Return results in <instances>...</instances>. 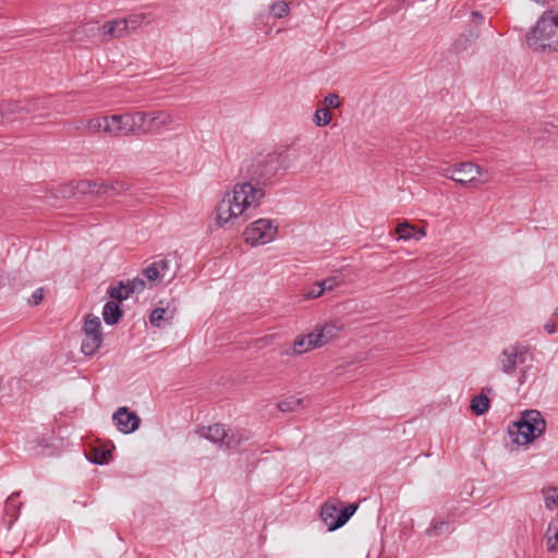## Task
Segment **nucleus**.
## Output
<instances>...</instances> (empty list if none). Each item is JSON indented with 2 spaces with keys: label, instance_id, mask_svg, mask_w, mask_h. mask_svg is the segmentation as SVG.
I'll return each instance as SVG.
<instances>
[{
  "label": "nucleus",
  "instance_id": "nucleus-13",
  "mask_svg": "<svg viewBox=\"0 0 558 558\" xmlns=\"http://www.w3.org/2000/svg\"><path fill=\"white\" fill-rule=\"evenodd\" d=\"M130 113L112 114L108 117V123L106 124V133L113 136H126L131 134Z\"/></svg>",
  "mask_w": 558,
  "mask_h": 558
},
{
  "label": "nucleus",
  "instance_id": "nucleus-32",
  "mask_svg": "<svg viewBox=\"0 0 558 558\" xmlns=\"http://www.w3.org/2000/svg\"><path fill=\"white\" fill-rule=\"evenodd\" d=\"M302 405V400L290 397L280 402H278L277 408L281 412H293L296 411Z\"/></svg>",
  "mask_w": 558,
  "mask_h": 558
},
{
  "label": "nucleus",
  "instance_id": "nucleus-35",
  "mask_svg": "<svg viewBox=\"0 0 558 558\" xmlns=\"http://www.w3.org/2000/svg\"><path fill=\"white\" fill-rule=\"evenodd\" d=\"M313 120L317 126H326L331 121V113L327 108H319L315 111Z\"/></svg>",
  "mask_w": 558,
  "mask_h": 558
},
{
  "label": "nucleus",
  "instance_id": "nucleus-29",
  "mask_svg": "<svg viewBox=\"0 0 558 558\" xmlns=\"http://www.w3.org/2000/svg\"><path fill=\"white\" fill-rule=\"evenodd\" d=\"M546 546L549 551H555L558 546V520L551 521L546 531Z\"/></svg>",
  "mask_w": 558,
  "mask_h": 558
},
{
  "label": "nucleus",
  "instance_id": "nucleus-50",
  "mask_svg": "<svg viewBox=\"0 0 558 558\" xmlns=\"http://www.w3.org/2000/svg\"><path fill=\"white\" fill-rule=\"evenodd\" d=\"M527 366H524L520 369V376H519V384L520 385H523L525 381H526V372H527Z\"/></svg>",
  "mask_w": 558,
  "mask_h": 558
},
{
  "label": "nucleus",
  "instance_id": "nucleus-44",
  "mask_svg": "<svg viewBox=\"0 0 558 558\" xmlns=\"http://www.w3.org/2000/svg\"><path fill=\"white\" fill-rule=\"evenodd\" d=\"M485 22V16L477 12V11H472L471 12V23L473 24V26H470L469 28H478L481 31V26L484 24Z\"/></svg>",
  "mask_w": 558,
  "mask_h": 558
},
{
  "label": "nucleus",
  "instance_id": "nucleus-16",
  "mask_svg": "<svg viewBox=\"0 0 558 558\" xmlns=\"http://www.w3.org/2000/svg\"><path fill=\"white\" fill-rule=\"evenodd\" d=\"M151 116L135 111L133 113H130L131 124H132V131L131 134H146L151 131V125H149V118Z\"/></svg>",
  "mask_w": 558,
  "mask_h": 558
},
{
  "label": "nucleus",
  "instance_id": "nucleus-25",
  "mask_svg": "<svg viewBox=\"0 0 558 558\" xmlns=\"http://www.w3.org/2000/svg\"><path fill=\"white\" fill-rule=\"evenodd\" d=\"M173 317V311H169V308L156 307L151 311L149 315V323L153 326L161 327L163 322L170 320Z\"/></svg>",
  "mask_w": 558,
  "mask_h": 558
},
{
  "label": "nucleus",
  "instance_id": "nucleus-4",
  "mask_svg": "<svg viewBox=\"0 0 558 558\" xmlns=\"http://www.w3.org/2000/svg\"><path fill=\"white\" fill-rule=\"evenodd\" d=\"M546 429V421L537 410H526L519 421L508 428V434L513 444L519 446L531 444Z\"/></svg>",
  "mask_w": 558,
  "mask_h": 558
},
{
  "label": "nucleus",
  "instance_id": "nucleus-42",
  "mask_svg": "<svg viewBox=\"0 0 558 558\" xmlns=\"http://www.w3.org/2000/svg\"><path fill=\"white\" fill-rule=\"evenodd\" d=\"M318 283L320 284L322 288H324L325 292L333 290L336 287L340 284V281L338 280L337 277H328L322 281H318Z\"/></svg>",
  "mask_w": 558,
  "mask_h": 558
},
{
  "label": "nucleus",
  "instance_id": "nucleus-34",
  "mask_svg": "<svg viewBox=\"0 0 558 558\" xmlns=\"http://www.w3.org/2000/svg\"><path fill=\"white\" fill-rule=\"evenodd\" d=\"M108 123V117H97L87 121L86 128L90 133H97L99 131L106 132V124Z\"/></svg>",
  "mask_w": 558,
  "mask_h": 558
},
{
  "label": "nucleus",
  "instance_id": "nucleus-52",
  "mask_svg": "<svg viewBox=\"0 0 558 558\" xmlns=\"http://www.w3.org/2000/svg\"><path fill=\"white\" fill-rule=\"evenodd\" d=\"M174 277H175V274L173 272V274L170 276L169 281H171Z\"/></svg>",
  "mask_w": 558,
  "mask_h": 558
},
{
  "label": "nucleus",
  "instance_id": "nucleus-40",
  "mask_svg": "<svg viewBox=\"0 0 558 558\" xmlns=\"http://www.w3.org/2000/svg\"><path fill=\"white\" fill-rule=\"evenodd\" d=\"M130 294L134 292H142L145 288V281L141 278H134L124 283Z\"/></svg>",
  "mask_w": 558,
  "mask_h": 558
},
{
  "label": "nucleus",
  "instance_id": "nucleus-11",
  "mask_svg": "<svg viewBox=\"0 0 558 558\" xmlns=\"http://www.w3.org/2000/svg\"><path fill=\"white\" fill-rule=\"evenodd\" d=\"M342 330L343 325L335 322L317 326L312 332L307 333L308 344L320 348L336 339Z\"/></svg>",
  "mask_w": 558,
  "mask_h": 558
},
{
  "label": "nucleus",
  "instance_id": "nucleus-14",
  "mask_svg": "<svg viewBox=\"0 0 558 558\" xmlns=\"http://www.w3.org/2000/svg\"><path fill=\"white\" fill-rule=\"evenodd\" d=\"M97 36H99L98 26L94 24H84L72 31L70 41L74 44L94 43V39Z\"/></svg>",
  "mask_w": 558,
  "mask_h": 558
},
{
  "label": "nucleus",
  "instance_id": "nucleus-22",
  "mask_svg": "<svg viewBox=\"0 0 558 558\" xmlns=\"http://www.w3.org/2000/svg\"><path fill=\"white\" fill-rule=\"evenodd\" d=\"M337 506L330 501H327L322 506L320 519L327 525L328 531H335L338 529L332 526V522L337 520Z\"/></svg>",
  "mask_w": 558,
  "mask_h": 558
},
{
  "label": "nucleus",
  "instance_id": "nucleus-28",
  "mask_svg": "<svg viewBox=\"0 0 558 558\" xmlns=\"http://www.w3.org/2000/svg\"><path fill=\"white\" fill-rule=\"evenodd\" d=\"M83 330H84V335L102 336L101 323H100L99 317L94 316L92 314L86 315Z\"/></svg>",
  "mask_w": 558,
  "mask_h": 558
},
{
  "label": "nucleus",
  "instance_id": "nucleus-33",
  "mask_svg": "<svg viewBox=\"0 0 558 558\" xmlns=\"http://www.w3.org/2000/svg\"><path fill=\"white\" fill-rule=\"evenodd\" d=\"M543 494L545 497V506L547 509L553 510L554 508H558L557 487H549L548 489H543Z\"/></svg>",
  "mask_w": 558,
  "mask_h": 558
},
{
  "label": "nucleus",
  "instance_id": "nucleus-41",
  "mask_svg": "<svg viewBox=\"0 0 558 558\" xmlns=\"http://www.w3.org/2000/svg\"><path fill=\"white\" fill-rule=\"evenodd\" d=\"M143 275L149 280L155 281L160 277V270L155 265V263L150 264L146 268L143 269Z\"/></svg>",
  "mask_w": 558,
  "mask_h": 558
},
{
  "label": "nucleus",
  "instance_id": "nucleus-20",
  "mask_svg": "<svg viewBox=\"0 0 558 558\" xmlns=\"http://www.w3.org/2000/svg\"><path fill=\"white\" fill-rule=\"evenodd\" d=\"M123 316V310L120 304L114 301H108L104 305L102 317L107 325L113 326L119 323Z\"/></svg>",
  "mask_w": 558,
  "mask_h": 558
},
{
  "label": "nucleus",
  "instance_id": "nucleus-48",
  "mask_svg": "<svg viewBox=\"0 0 558 558\" xmlns=\"http://www.w3.org/2000/svg\"><path fill=\"white\" fill-rule=\"evenodd\" d=\"M544 329L547 333L551 335L556 331V324L550 319L544 325Z\"/></svg>",
  "mask_w": 558,
  "mask_h": 558
},
{
  "label": "nucleus",
  "instance_id": "nucleus-10",
  "mask_svg": "<svg viewBox=\"0 0 558 558\" xmlns=\"http://www.w3.org/2000/svg\"><path fill=\"white\" fill-rule=\"evenodd\" d=\"M449 178L465 187L476 186L481 168L473 162H461L450 170Z\"/></svg>",
  "mask_w": 558,
  "mask_h": 558
},
{
  "label": "nucleus",
  "instance_id": "nucleus-37",
  "mask_svg": "<svg viewBox=\"0 0 558 558\" xmlns=\"http://www.w3.org/2000/svg\"><path fill=\"white\" fill-rule=\"evenodd\" d=\"M171 121L172 118L169 113L157 112L156 114L149 118V125H151V128H160L168 125L169 123H171Z\"/></svg>",
  "mask_w": 558,
  "mask_h": 558
},
{
  "label": "nucleus",
  "instance_id": "nucleus-43",
  "mask_svg": "<svg viewBox=\"0 0 558 558\" xmlns=\"http://www.w3.org/2000/svg\"><path fill=\"white\" fill-rule=\"evenodd\" d=\"M323 293H324V288H322L317 281L304 293V296L306 299H316V298H319L320 295H323Z\"/></svg>",
  "mask_w": 558,
  "mask_h": 558
},
{
  "label": "nucleus",
  "instance_id": "nucleus-17",
  "mask_svg": "<svg viewBox=\"0 0 558 558\" xmlns=\"http://www.w3.org/2000/svg\"><path fill=\"white\" fill-rule=\"evenodd\" d=\"M396 233L400 240H420L426 234L424 228H418L408 221L400 222L396 228Z\"/></svg>",
  "mask_w": 558,
  "mask_h": 558
},
{
  "label": "nucleus",
  "instance_id": "nucleus-30",
  "mask_svg": "<svg viewBox=\"0 0 558 558\" xmlns=\"http://www.w3.org/2000/svg\"><path fill=\"white\" fill-rule=\"evenodd\" d=\"M107 293L117 303L126 300L131 295L126 290L123 281H120L118 286L110 287Z\"/></svg>",
  "mask_w": 558,
  "mask_h": 558
},
{
  "label": "nucleus",
  "instance_id": "nucleus-46",
  "mask_svg": "<svg viewBox=\"0 0 558 558\" xmlns=\"http://www.w3.org/2000/svg\"><path fill=\"white\" fill-rule=\"evenodd\" d=\"M43 300H44V289L38 288L33 292V294L28 299V304L32 306H37L43 302Z\"/></svg>",
  "mask_w": 558,
  "mask_h": 558
},
{
  "label": "nucleus",
  "instance_id": "nucleus-27",
  "mask_svg": "<svg viewBox=\"0 0 558 558\" xmlns=\"http://www.w3.org/2000/svg\"><path fill=\"white\" fill-rule=\"evenodd\" d=\"M356 510H357L356 504H349V505L344 506L343 508L338 509L337 520H335L332 522V526L333 527L343 526L350 520V518L355 513Z\"/></svg>",
  "mask_w": 558,
  "mask_h": 558
},
{
  "label": "nucleus",
  "instance_id": "nucleus-49",
  "mask_svg": "<svg viewBox=\"0 0 558 558\" xmlns=\"http://www.w3.org/2000/svg\"><path fill=\"white\" fill-rule=\"evenodd\" d=\"M484 451H485V447L484 445H481L477 450H476V458L477 459H481V463L485 466V461H484Z\"/></svg>",
  "mask_w": 558,
  "mask_h": 558
},
{
  "label": "nucleus",
  "instance_id": "nucleus-19",
  "mask_svg": "<svg viewBox=\"0 0 558 558\" xmlns=\"http://www.w3.org/2000/svg\"><path fill=\"white\" fill-rule=\"evenodd\" d=\"M20 497V493H12L4 504V512L9 518L8 527L10 529L12 524L19 519V512L22 507V502L17 500Z\"/></svg>",
  "mask_w": 558,
  "mask_h": 558
},
{
  "label": "nucleus",
  "instance_id": "nucleus-2",
  "mask_svg": "<svg viewBox=\"0 0 558 558\" xmlns=\"http://www.w3.org/2000/svg\"><path fill=\"white\" fill-rule=\"evenodd\" d=\"M290 166L288 147L281 151H272L264 156H258L245 168L243 183H248L254 190H260L265 194L264 186L272 182L280 169H287Z\"/></svg>",
  "mask_w": 558,
  "mask_h": 558
},
{
  "label": "nucleus",
  "instance_id": "nucleus-24",
  "mask_svg": "<svg viewBox=\"0 0 558 558\" xmlns=\"http://www.w3.org/2000/svg\"><path fill=\"white\" fill-rule=\"evenodd\" d=\"M243 441V436L239 430L228 429L226 430V438H223L220 448H225L229 451L238 450Z\"/></svg>",
  "mask_w": 558,
  "mask_h": 558
},
{
  "label": "nucleus",
  "instance_id": "nucleus-31",
  "mask_svg": "<svg viewBox=\"0 0 558 558\" xmlns=\"http://www.w3.org/2000/svg\"><path fill=\"white\" fill-rule=\"evenodd\" d=\"M449 530V522L435 519L430 526L426 530L428 536H439Z\"/></svg>",
  "mask_w": 558,
  "mask_h": 558
},
{
  "label": "nucleus",
  "instance_id": "nucleus-47",
  "mask_svg": "<svg viewBox=\"0 0 558 558\" xmlns=\"http://www.w3.org/2000/svg\"><path fill=\"white\" fill-rule=\"evenodd\" d=\"M155 265L158 267V270H160V277H165L168 269H169V262L165 258L155 262Z\"/></svg>",
  "mask_w": 558,
  "mask_h": 558
},
{
  "label": "nucleus",
  "instance_id": "nucleus-26",
  "mask_svg": "<svg viewBox=\"0 0 558 558\" xmlns=\"http://www.w3.org/2000/svg\"><path fill=\"white\" fill-rule=\"evenodd\" d=\"M112 458L111 449H106L102 447H94L90 450L89 461L94 464H107Z\"/></svg>",
  "mask_w": 558,
  "mask_h": 558
},
{
  "label": "nucleus",
  "instance_id": "nucleus-12",
  "mask_svg": "<svg viewBox=\"0 0 558 558\" xmlns=\"http://www.w3.org/2000/svg\"><path fill=\"white\" fill-rule=\"evenodd\" d=\"M117 428L123 434H131L138 429L141 417L128 407H120L112 416Z\"/></svg>",
  "mask_w": 558,
  "mask_h": 558
},
{
  "label": "nucleus",
  "instance_id": "nucleus-9",
  "mask_svg": "<svg viewBox=\"0 0 558 558\" xmlns=\"http://www.w3.org/2000/svg\"><path fill=\"white\" fill-rule=\"evenodd\" d=\"M481 31L478 28H466L459 34L449 47V52L456 57L464 53L473 54L476 50V41L480 38Z\"/></svg>",
  "mask_w": 558,
  "mask_h": 558
},
{
  "label": "nucleus",
  "instance_id": "nucleus-38",
  "mask_svg": "<svg viewBox=\"0 0 558 558\" xmlns=\"http://www.w3.org/2000/svg\"><path fill=\"white\" fill-rule=\"evenodd\" d=\"M270 12L275 17L281 19L289 13V7L284 1H277L270 5Z\"/></svg>",
  "mask_w": 558,
  "mask_h": 558
},
{
  "label": "nucleus",
  "instance_id": "nucleus-8",
  "mask_svg": "<svg viewBox=\"0 0 558 558\" xmlns=\"http://www.w3.org/2000/svg\"><path fill=\"white\" fill-rule=\"evenodd\" d=\"M41 108L40 98H28L23 100H4L0 102L3 120L11 119L15 114H28Z\"/></svg>",
  "mask_w": 558,
  "mask_h": 558
},
{
  "label": "nucleus",
  "instance_id": "nucleus-21",
  "mask_svg": "<svg viewBox=\"0 0 558 558\" xmlns=\"http://www.w3.org/2000/svg\"><path fill=\"white\" fill-rule=\"evenodd\" d=\"M470 409L475 415H482L488 411V387H484L481 393L471 400Z\"/></svg>",
  "mask_w": 558,
  "mask_h": 558
},
{
  "label": "nucleus",
  "instance_id": "nucleus-18",
  "mask_svg": "<svg viewBox=\"0 0 558 558\" xmlns=\"http://www.w3.org/2000/svg\"><path fill=\"white\" fill-rule=\"evenodd\" d=\"M226 430L222 424L216 423L209 426H203L199 429V434L210 442L221 446L223 438H226Z\"/></svg>",
  "mask_w": 558,
  "mask_h": 558
},
{
  "label": "nucleus",
  "instance_id": "nucleus-6",
  "mask_svg": "<svg viewBox=\"0 0 558 558\" xmlns=\"http://www.w3.org/2000/svg\"><path fill=\"white\" fill-rule=\"evenodd\" d=\"M529 359L532 360V353L529 347L510 345L502 351L498 360V366L504 373L512 375L515 373L517 368L524 365Z\"/></svg>",
  "mask_w": 558,
  "mask_h": 558
},
{
  "label": "nucleus",
  "instance_id": "nucleus-5",
  "mask_svg": "<svg viewBox=\"0 0 558 558\" xmlns=\"http://www.w3.org/2000/svg\"><path fill=\"white\" fill-rule=\"evenodd\" d=\"M278 232V226L272 220L258 219L246 227L243 232L244 241L253 246L271 242Z\"/></svg>",
  "mask_w": 558,
  "mask_h": 558
},
{
  "label": "nucleus",
  "instance_id": "nucleus-51",
  "mask_svg": "<svg viewBox=\"0 0 558 558\" xmlns=\"http://www.w3.org/2000/svg\"><path fill=\"white\" fill-rule=\"evenodd\" d=\"M554 316H558V306L554 311Z\"/></svg>",
  "mask_w": 558,
  "mask_h": 558
},
{
  "label": "nucleus",
  "instance_id": "nucleus-3",
  "mask_svg": "<svg viewBox=\"0 0 558 558\" xmlns=\"http://www.w3.org/2000/svg\"><path fill=\"white\" fill-rule=\"evenodd\" d=\"M526 43L535 51L558 50V13L545 12L526 35Z\"/></svg>",
  "mask_w": 558,
  "mask_h": 558
},
{
  "label": "nucleus",
  "instance_id": "nucleus-36",
  "mask_svg": "<svg viewBox=\"0 0 558 558\" xmlns=\"http://www.w3.org/2000/svg\"><path fill=\"white\" fill-rule=\"evenodd\" d=\"M316 347L308 344V338L307 335L298 337L293 342V353L294 354H302L311 349H315Z\"/></svg>",
  "mask_w": 558,
  "mask_h": 558
},
{
  "label": "nucleus",
  "instance_id": "nucleus-15",
  "mask_svg": "<svg viewBox=\"0 0 558 558\" xmlns=\"http://www.w3.org/2000/svg\"><path fill=\"white\" fill-rule=\"evenodd\" d=\"M99 35L105 40L109 38H120L126 34V23L120 20H111L104 23L102 26H98Z\"/></svg>",
  "mask_w": 558,
  "mask_h": 558
},
{
  "label": "nucleus",
  "instance_id": "nucleus-45",
  "mask_svg": "<svg viewBox=\"0 0 558 558\" xmlns=\"http://www.w3.org/2000/svg\"><path fill=\"white\" fill-rule=\"evenodd\" d=\"M324 105L326 106L327 109L339 107V105H340L339 96L335 93H329L324 98Z\"/></svg>",
  "mask_w": 558,
  "mask_h": 558
},
{
  "label": "nucleus",
  "instance_id": "nucleus-23",
  "mask_svg": "<svg viewBox=\"0 0 558 558\" xmlns=\"http://www.w3.org/2000/svg\"><path fill=\"white\" fill-rule=\"evenodd\" d=\"M101 343H102V336L85 335V337L82 341L81 351L84 355L92 356L97 352V350L100 348Z\"/></svg>",
  "mask_w": 558,
  "mask_h": 558
},
{
  "label": "nucleus",
  "instance_id": "nucleus-1",
  "mask_svg": "<svg viewBox=\"0 0 558 558\" xmlns=\"http://www.w3.org/2000/svg\"><path fill=\"white\" fill-rule=\"evenodd\" d=\"M264 193L254 190L248 183H238L233 186L232 193L227 192L216 208V220L220 227L238 219L244 210L254 205H259Z\"/></svg>",
  "mask_w": 558,
  "mask_h": 558
},
{
  "label": "nucleus",
  "instance_id": "nucleus-7",
  "mask_svg": "<svg viewBox=\"0 0 558 558\" xmlns=\"http://www.w3.org/2000/svg\"><path fill=\"white\" fill-rule=\"evenodd\" d=\"M125 189V184L120 181L106 183L104 181L81 180L75 185L77 193L95 196H114Z\"/></svg>",
  "mask_w": 558,
  "mask_h": 558
},
{
  "label": "nucleus",
  "instance_id": "nucleus-39",
  "mask_svg": "<svg viewBox=\"0 0 558 558\" xmlns=\"http://www.w3.org/2000/svg\"><path fill=\"white\" fill-rule=\"evenodd\" d=\"M144 19H145L144 14H136V15H131L128 19H121V21H124L126 23V34L129 33L130 29L135 31L141 25V23L144 21Z\"/></svg>",
  "mask_w": 558,
  "mask_h": 558
}]
</instances>
